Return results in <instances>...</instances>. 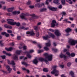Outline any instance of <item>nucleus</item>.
Returning <instances> with one entry per match:
<instances>
[{"mask_svg": "<svg viewBox=\"0 0 77 77\" xmlns=\"http://www.w3.org/2000/svg\"><path fill=\"white\" fill-rule=\"evenodd\" d=\"M7 21L8 24H9L12 26H14L15 25H16V26H19L20 25V24L19 22H14V20L13 19H7Z\"/></svg>", "mask_w": 77, "mask_h": 77, "instance_id": "f257e3e1", "label": "nucleus"}, {"mask_svg": "<svg viewBox=\"0 0 77 77\" xmlns=\"http://www.w3.org/2000/svg\"><path fill=\"white\" fill-rule=\"evenodd\" d=\"M57 67V66L56 65L52 66V68L54 69L51 72V73L52 75L55 74L56 73H58L59 72L58 70H56V68Z\"/></svg>", "mask_w": 77, "mask_h": 77, "instance_id": "f03ea898", "label": "nucleus"}, {"mask_svg": "<svg viewBox=\"0 0 77 77\" xmlns=\"http://www.w3.org/2000/svg\"><path fill=\"white\" fill-rule=\"evenodd\" d=\"M44 55L47 57V58L48 59V61H51L52 60V57H53L52 55H48V54L47 53H45Z\"/></svg>", "mask_w": 77, "mask_h": 77, "instance_id": "7ed1b4c3", "label": "nucleus"}, {"mask_svg": "<svg viewBox=\"0 0 77 77\" xmlns=\"http://www.w3.org/2000/svg\"><path fill=\"white\" fill-rule=\"evenodd\" d=\"M26 34L27 35H27V36H33L35 35V33L33 31H27L26 32Z\"/></svg>", "mask_w": 77, "mask_h": 77, "instance_id": "20e7f679", "label": "nucleus"}, {"mask_svg": "<svg viewBox=\"0 0 77 77\" xmlns=\"http://www.w3.org/2000/svg\"><path fill=\"white\" fill-rule=\"evenodd\" d=\"M30 16H32V17L30 18L31 21H34V18L36 19L38 17L36 16L35 15V14H31L30 15Z\"/></svg>", "mask_w": 77, "mask_h": 77, "instance_id": "39448f33", "label": "nucleus"}, {"mask_svg": "<svg viewBox=\"0 0 77 77\" xmlns=\"http://www.w3.org/2000/svg\"><path fill=\"white\" fill-rule=\"evenodd\" d=\"M56 23V21L55 20H53L52 21V23L51 24V27H54L55 26H57L58 24H57L56 25L55 24Z\"/></svg>", "mask_w": 77, "mask_h": 77, "instance_id": "423d86ee", "label": "nucleus"}, {"mask_svg": "<svg viewBox=\"0 0 77 77\" xmlns=\"http://www.w3.org/2000/svg\"><path fill=\"white\" fill-rule=\"evenodd\" d=\"M69 42L71 45L72 46H74L75 45V43L74 41V40L72 39L71 38L69 39Z\"/></svg>", "mask_w": 77, "mask_h": 77, "instance_id": "0eeeda50", "label": "nucleus"}, {"mask_svg": "<svg viewBox=\"0 0 77 77\" xmlns=\"http://www.w3.org/2000/svg\"><path fill=\"white\" fill-rule=\"evenodd\" d=\"M7 61L8 63V64L12 65H15V63H14V61L13 60H12L11 61V63H10V60H7Z\"/></svg>", "mask_w": 77, "mask_h": 77, "instance_id": "6e6552de", "label": "nucleus"}, {"mask_svg": "<svg viewBox=\"0 0 77 77\" xmlns=\"http://www.w3.org/2000/svg\"><path fill=\"white\" fill-rule=\"evenodd\" d=\"M24 54H26V56L29 58H30L31 57V56L30 55V54H29V52L28 51H25L23 52Z\"/></svg>", "mask_w": 77, "mask_h": 77, "instance_id": "1a4fd4ad", "label": "nucleus"}, {"mask_svg": "<svg viewBox=\"0 0 77 77\" xmlns=\"http://www.w3.org/2000/svg\"><path fill=\"white\" fill-rule=\"evenodd\" d=\"M54 34L57 36H60L61 35V34L60 33L59 31L57 30H55Z\"/></svg>", "mask_w": 77, "mask_h": 77, "instance_id": "9d476101", "label": "nucleus"}, {"mask_svg": "<svg viewBox=\"0 0 77 77\" xmlns=\"http://www.w3.org/2000/svg\"><path fill=\"white\" fill-rule=\"evenodd\" d=\"M51 37H52L51 36H49V35H46V36H43V39H45V40H47L48 38H50Z\"/></svg>", "mask_w": 77, "mask_h": 77, "instance_id": "9b49d317", "label": "nucleus"}, {"mask_svg": "<svg viewBox=\"0 0 77 77\" xmlns=\"http://www.w3.org/2000/svg\"><path fill=\"white\" fill-rule=\"evenodd\" d=\"M1 34L3 35H5V37H8L9 36V34L7 33L6 32H2Z\"/></svg>", "mask_w": 77, "mask_h": 77, "instance_id": "f8f14e48", "label": "nucleus"}, {"mask_svg": "<svg viewBox=\"0 0 77 77\" xmlns=\"http://www.w3.org/2000/svg\"><path fill=\"white\" fill-rule=\"evenodd\" d=\"M48 33L49 34L47 35H49L50 36H51V37H52V38H55V35L52 34L51 33L49 32H48Z\"/></svg>", "mask_w": 77, "mask_h": 77, "instance_id": "ddd939ff", "label": "nucleus"}, {"mask_svg": "<svg viewBox=\"0 0 77 77\" xmlns=\"http://www.w3.org/2000/svg\"><path fill=\"white\" fill-rule=\"evenodd\" d=\"M60 57L61 58H64V59H66V56L64 55L63 54L61 53L60 55Z\"/></svg>", "mask_w": 77, "mask_h": 77, "instance_id": "4468645a", "label": "nucleus"}, {"mask_svg": "<svg viewBox=\"0 0 77 77\" xmlns=\"http://www.w3.org/2000/svg\"><path fill=\"white\" fill-rule=\"evenodd\" d=\"M14 7H13L12 8H10L7 9V11L8 12H12L14 10Z\"/></svg>", "mask_w": 77, "mask_h": 77, "instance_id": "2eb2a0df", "label": "nucleus"}, {"mask_svg": "<svg viewBox=\"0 0 77 77\" xmlns=\"http://www.w3.org/2000/svg\"><path fill=\"white\" fill-rule=\"evenodd\" d=\"M5 50H7L8 51H11L12 50H13V48L12 47H10L9 48H5Z\"/></svg>", "mask_w": 77, "mask_h": 77, "instance_id": "dca6fc26", "label": "nucleus"}, {"mask_svg": "<svg viewBox=\"0 0 77 77\" xmlns=\"http://www.w3.org/2000/svg\"><path fill=\"white\" fill-rule=\"evenodd\" d=\"M48 8L50 10H51L52 11H56L57 9V8H51L50 7H49Z\"/></svg>", "mask_w": 77, "mask_h": 77, "instance_id": "f3484780", "label": "nucleus"}, {"mask_svg": "<svg viewBox=\"0 0 77 77\" xmlns=\"http://www.w3.org/2000/svg\"><path fill=\"white\" fill-rule=\"evenodd\" d=\"M71 30L72 29H71L70 28H68L66 29L65 30V31L67 33H69L70 32Z\"/></svg>", "mask_w": 77, "mask_h": 77, "instance_id": "a211bd4d", "label": "nucleus"}, {"mask_svg": "<svg viewBox=\"0 0 77 77\" xmlns=\"http://www.w3.org/2000/svg\"><path fill=\"white\" fill-rule=\"evenodd\" d=\"M6 68L8 69V71L10 73L11 71V69L10 68V67L9 66H6Z\"/></svg>", "mask_w": 77, "mask_h": 77, "instance_id": "6ab92c4d", "label": "nucleus"}, {"mask_svg": "<svg viewBox=\"0 0 77 77\" xmlns=\"http://www.w3.org/2000/svg\"><path fill=\"white\" fill-rule=\"evenodd\" d=\"M38 60H39L41 62L45 61V60H46V59H44L42 57H39V58H38Z\"/></svg>", "mask_w": 77, "mask_h": 77, "instance_id": "aec40b11", "label": "nucleus"}, {"mask_svg": "<svg viewBox=\"0 0 77 77\" xmlns=\"http://www.w3.org/2000/svg\"><path fill=\"white\" fill-rule=\"evenodd\" d=\"M20 13V12L19 11H14V12H12V14L13 15H16V14H19Z\"/></svg>", "mask_w": 77, "mask_h": 77, "instance_id": "412c9836", "label": "nucleus"}, {"mask_svg": "<svg viewBox=\"0 0 77 77\" xmlns=\"http://www.w3.org/2000/svg\"><path fill=\"white\" fill-rule=\"evenodd\" d=\"M13 59L15 60H18V56L15 55V56L13 57Z\"/></svg>", "mask_w": 77, "mask_h": 77, "instance_id": "4be33fe9", "label": "nucleus"}, {"mask_svg": "<svg viewBox=\"0 0 77 77\" xmlns=\"http://www.w3.org/2000/svg\"><path fill=\"white\" fill-rule=\"evenodd\" d=\"M33 63L34 64H37L38 61V60L36 59H34V60L33 61Z\"/></svg>", "mask_w": 77, "mask_h": 77, "instance_id": "5701e85b", "label": "nucleus"}, {"mask_svg": "<svg viewBox=\"0 0 77 77\" xmlns=\"http://www.w3.org/2000/svg\"><path fill=\"white\" fill-rule=\"evenodd\" d=\"M34 30H35V32H37L38 31V29L37 26H34Z\"/></svg>", "mask_w": 77, "mask_h": 77, "instance_id": "b1692460", "label": "nucleus"}, {"mask_svg": "<svg viewBox=\"0 0 77 77\" xmlns=\"http://www.w3.org/2000/svg\"><path fill=\"white\" fill-rule=\"evenodd\" d=\"M59 0H54L53 1V3L57 4H59Z\"/></svg>", "mask_w": 77, "mask_h": 77, "instance_id": "393cba45", "label": "nucleus"}, {"mask_svg": "<svg viewBox=\"0 0 77 77\" xmlns=\"http://www.w3.org/2000/svg\"><path fill=\"white\" fill-rule=\"evenodd\" d=\"M35 6L38 7V8H40L42 7V5H40V4L39 3H37L36 4H35Z\"/></svg>", "mask_w": 77, "mask_h": 77, "instance_id": "a878e982", "label": "nucleus"}, {"mask_svg": "<svg viewBox=\"0 0 77 77\" xmlns=\"http://www.w3.org/2000/svg\"><path fill=\"white\" fill-rule=\"evenodd\" d=\"M22 64L26 66H29V64H27L26 63H25L24 62H23L22 63Z\"/></svg>", "mask_w": 77, "mask_h": 77, "instance_id": "bb28decb", "label": "nucleus"}, {"mask_svg": "<svg viewBox=\"0 0 77 77\" xmlns=\"http://www.w3.org/2000/svg\"><path fill=\"white\" fill-rule=\"evenodd\" d=\"M25 15H23V14H22L20 16V17L22 19H24L25 20H26V19L25 18Z\"/></svg>", "mask_w": 77, "mask_h": 77, "instance_id": "cd10ccee", "label": "nucleus"}, {"mask_svg": "<svg viewBox=\"0 0 77 77\" xmlns=\"http://www.w3.org/2000/svg\"><path fill=\"white\" fill-rule=\"evenodd\" d=\"M45 45H46V46L47 47H50L51 45L50 42L48 43H46V44H45Z\"/></svg>", "mask_w": 77, "mask_h": 77, "instance_id": "c85d7f7f", "label": "nucleus"}, {"mask_svg": "<svg viewBox=\"0 0 77 77\" xmlns=\"http://www.w3.org/2000/svg\"><path fill=\"white\" fill-rule=\"evenodd\" d=\"M21 52V50L20 51H16V53L17 54H20V53Z\"/></svg>", "mask_w": 77, "mask_h": 77, "instance_id": "c756f323", "label": "nucleus"}, {"mask_svg": "<svg viewBox=\"0 0 77 77\" xmlns=\"http://www.w3.org/2000/svg\"><path fill=\"white\" fill-rule=\"evenodd\" d=\"M46 10V8H42L41 9L39 10L40 12H43L44 11H45Z\"/></svg>", "mask_w": 77, "mask_h": 77, "instance_id": "7c9ffc66", "label": "nucleus"}, {"mask_svg": "<svg viewBox=\"0 0 77 77\" xmlns=\"http://www.w3.org/2000/svg\"><path fill=\"white\" fill-rule=\"evenodd\" d=\"M23 70L26 71H27L28 73H29V70L26 69V68H23Z\"/></svg>", "mask_w": 77, "mask_h": 77, "instance_id": "2f4dec72", "label": "nucleus"}, {"mask_svg": "<svg viewBox=\"0 0 77 77\" xmlns=\"http://www.w3.org/2000/svg\"><path fill=\"white\" fill-rule=\"evenodd\" d=\"M43 72H47L48 71V69L47 68H44L43 69Z\"/></svg>", "mask_w": 77, "mask_h": 77, "instance_id": "473e14b6", "label": "nucleus"}, {"mask_svg": "<svg viewBox=\"0 0 77 77\" xmlns=\"http://www.w3.org/2000/svg\"><path fill=\"white\" fill-rule=\"evenodd\" d=\"M61 3H62V4L63 5H64L65 4V0H61Z\"/></svg>", "mask_w": 77, "mask_h": 77, "instance_id": "72a5a7b5", "label": "nucleus"}, {"mask_svg": "<svg viewBox=\"0 0 77 77\" xmlns=\"http://www.w3.org/2000/svg\"><path fill=\"white\" fill-rule=\"evenodd\" d=\"M38 53H41L44 52V51L43 50H38Z\"/></svg>", "mask_w": 77, "mask_h": 77, "instance_id": "f704fd0d", "label": "nucleus"}, {"mask_svg": "<svg viewBox=\"0 0 77 77\" xmlns=\"http://www.w3.org/2000/svg\"><path fill=\"white\" fill-rule=\"evenodd\" d=\"M21 36H17V40H20L21 39Z\"/></svg>", "mask_w": 77, "mask_h": 77, "instance_id": "c9c22d12", "label": "nucleus"}, {"mask_svg": "<svg viewBox=\"0 0 77 77\" xmlns=\"http://www.w3.org/2000/svg\"><path fill=\"white\" fill-rule=\"evenodd\" d=\"M0 57H2V59L3 60H4L5 59V58H6V56L5 55L1 56Z\"/></svg>", "mask_w": 77, "mask_h": 77, "instance_id": "e433bc0d", "label": "nucleus"}, {"mask_svg": "<svg viewBox=\"0 0 77 77\" xmlns=\"http://www.w3.org/2000/svg\"><path fill=\"white\" fill-rule=\"evenodd\" d=\"M71 64V63L70 62L68 63L67 64V66L69 67L70 66Z\"/></svg>", "mask_w": 77, "mask_h": 77, "instance_id": "4c0bfd02", "label": "nucleus"}, {"mask_svg": "<svg viewBox=\"0 0 77 77\" xmlns=\"http://www.w3.org/2000/svg\"><path fill=\"white\" fill-rule=\"evenodd\" d=\"M52 51H54L55 52H57V49L55 48H52Z\"/></svg>", "mask_w": 77, "mask_h": 77, "instance_id": "58836bf2", "label": "nucleus"}, {"mask_svg": "<svg viewBox=\"0 0 77 77\" xmlns=\"http://www.w3.org/2000/svg\"><path fill=\"white\" fill-rule=\"evenodd\" d=\"M70 74H71V75L72 76V77L74 76V73L72 71H71V72H70Z\"/></svg>", "mask_w": 77, "mask_h": 77, "instance_id": "ea45409f", "label": "nucleus"}, {"mask_svg": "<svg viewBox=\"0 0 77 77\" xmlns=\"http://www.w3.org/2000/svg\"><path fill=\"white\" fill-rule=\"evenodd\" d=\"M45 63H46V64H47L48 65H49L50 63L49 62H48V61L47 60H45Z\"/></svg>", "mask_w": 77, "mask_h": 77, "instance_id": "a19ab883", "label": "nucleus"}, {"mask_svg": "<svg viewBox=\"0 0 77 77\" xmlns=\"http://www.w3.org/2000/svg\"><path fill=\"white\" fill-rule=\"evenodd\" d=\"M70 55L72 57H73L75 56V54H74V53H72L70 54Z\"/></svg>", "mask_w": 77, "mask_h": 77, "instance_id": "79ce46f5", "label": "nucleus"}, {"mask_svg": "<svg viewBox=\"0 0 77 77\" xmlns=\"http://www.w3.org/2000/svg\"><path fill=\"white\" fill-rule=\"evenodd\" d=\"M44 49L46 51H47L48 50H49V49H48L47 47H44Z\"/></svg>", "mask_w": 77, "mask_h": 77, "instance_id": "37998d69", "label": "nucleus"}, {"mask_svg": "<svg viewBox=\"0 0 77 77\" xmlns=\"http://www.w3.org/2000/svg\"><path fill=\"white\" fill-rule=\"evenodd\" d=\"M42 45L41 44H39L38 45V47L40 49H41L42 48Z\"/></svg>", "mask_w": 77, "mask_h": 77, "instance_id": "c03bdc74", "label": "nucleus"}, {"mask_svg": "<svg viewBox=\"0 0 77 77\" xmlns=\"http://www.w3.org/2000/svg\"><path fill=\"white\" fill-rule=\"evenodd\" d=\"M23 15H24L25 16H28L29 15V14L28 13H26L25 14H23Z\"/></svg>", "mask_w": 77, "mask_h": 77, "instance_id": "a18cd8bd", "label": "nucleus"}, {"mask_svg": "<svg viewBox=\"0 0 77 77\" xmlns=\"http://www.w3.org/2000/svg\"><path fill=\"white\" fill-rule=\"evenodd\" d=\"M7 32L8 33H12V31H11V30H7Z\"/></svg>", "mask_w": 77, "mask_h": 77, "instance_id": "49530a36", "label": "nucleus"}, {"mask_svg": "<svg viewBox=\"0 0 77 77\" xmlns=\"http://www.w3.org/2000/svg\"><path fill=\"white\" fill-rule=\"evenodd\" d=\"M23 50H26V49H27V47H26V46H23Z\"/></svg>", "mask_w": 77, "mask_h": 77, "instance_id": "de8ad7c7", "label": "nucleus"}, {"mask_svg": "<svg viewBox=\"0 0 77 77\" xmlns=\"http://www.w3.org/2000/svg\"><path fill=\"white\" fill-rule=\"evenodd\" d=\"M34 52V50H30L29 52H28L29 53V54H30V53H33Z\"/></svg>", "mask_w": 77, "mask_h": 77, "instance_id": "09e8293b", "label": "nucleus"}, {"mask_svg": "<svg viewBox=\"0 0 77 77\" xmlns=\"http://www.w3.org/2000/svg\"><path fill=\"white\" fill-rule=\"evenodd\" d=\"M25 29V27L23 26L20 27V29Z\"/></svg>", "mask_w": 77, "mask_h": 77, "instance_id": "8fccbe9b", "label": "nucleus"}, {"mask_svg": "<svg viewBox=\"0 0 77 77\" xmlns=\"http://www.w3.org/2000/svg\"><path fill=\"white\" fill-rule=\"evenodd\" d=\"M9 26L7 24L4 25V27H5V28H8V27Z\"/></svg>", "mask_w": 77, "mask_h": 77, "instance_id": "3c124183", "label": "nucleus"}, {"mask_svg": "<svg viewBox=\"0 0 77 77\" xmlns=\"http://www.w3.org/2000/svg\"><path fill=\"white\" fill-rule=\"evenodd\" d=\"M67 49H66L65 48L63 49V52L65 53L66 52H67Z\"/></svg>", "mask_w": 77, "mask_h": 77, "instance_id": "603ef678", "label": "nucleus"}, {"mask_svg": "<svg viewBox=\"0 0 77 77\" xmlns=\"http://www.w3.org/2000/svg\"><path fill=\"white\" fill-rule=\"evenodd\" d=\"M49 31L51 32H54L55 31L53 30V29H49Z\"/></svg>", "mask_w": 77, "mask_h": 77, "instance_id": "864d4df0", "label": "nucleus"}, {"mask_svg": "<svg viewBox=\"0 0 77 77\" xmlns=\"http://www.w3.org/2000/svg\"><path fill=\"white\" fill-rule=\"evenodd\" d=\"M27 5H30L31 4V1H29L27 3Z\"/></svg>", "mask_w": 77, "mask_h": 77, "instance_id": "5fc2aeb1", "label": "nucleus"}, {"mask_svg": "<svg viewBox=\"0 0 77 77\" xmlns=\"http://www.w3.org/2000/svg\"><path fill=\"white\" fill-rule=\"evenodd\" d=\"M62 7H63V6H62V5H59V6L58 7V8L60 9L61 8H62Z\"/></svg>", "mask_w": 77, "mask_h": 77, "instance_id": "6e6d98bb", "label": "nucleus"}, {"mask_svg": "<svg viewBox=\"0 0 77 77\" xmlns=\"http://www.w3.org/2000/svg\"><path fill=\"white\" fill-rule=\"evenodd\" d=\"M39 32H37L36 34V36L37 37H38L39 36Z\"/></svg>", "mask_w": 77, "mask_h": 77, "instance_id": "4d7b16f0", "label": "nucleus"}, {"mask_svg": "<svg viewBox=\"0 0 77 77\" xmlns=\"http://www.w3.org/2000/svg\"><path fill=\"white\" fill-rule=\"evenodd\" d=\"M7 14L8 16H11L12 15V14L11 13H7Z\"/></svg>", "mask_w": 77, "mask_h": 77, "instance_id": "13d9d810", "label": "nucleus"}, {"mask_svg": "<svg viewBox=\"0 0 77 77\" xmlns=\"http://www.w3.org/2000/svg\"><path fill=\"white\" fill-rule=\"evenodd\" d=\"M6 55H7V56H11V54H9V53H6Z\"/></svg>", "mask_w": 77, "mask_h": 77, "instance_id": "bf43d9fd", "label": "nucleus"}, {"mask_svg": "<svg viewBox=\"0 0 77 77\" xmlns=\"http://www.w3.org/2000/svg\"><path fill=\"white\" fill-rule=\"evenodd\" d=\"M12 26H8V28H8V29H12Z\"/></svg>", "mask_w": 77, "mask_h": 77, "instance_id": "052dcab7", "label": "nucleus"}, {"mask_svg": "<svg viewBox=\"0 0 77 77\" xmlns=\"http://www.w3.org/2000/svg\"><path fill=\"white\" fill-rule=\"evenodd\" d=\"M61 14H63V15H66V13H65L64 12H62V13H61Z\"/></svg>", "mask_w": 77, "mask_h": 77, "instance_id": "680f3d73", "label": "nucleus"}, {"mask_svg": "<svg viewBox=\"0 0 77 77\" xmlns=\"http://www.w3.org/2000/svg\"><path fill=\"white\" fill-rule=\"evenodd\" d=\"M22 25L23 26H26V24L25 23H22Z\"/></svg>", "mask_w": 77, "mask_h": 77, "instance_id": "e2e57ef3", "label": "nucleus"}, {"mask_svg": "<svg viewBox=\"0 0 77 77\" xmlns=\"http://www.w3.org/2000/svg\"><path fill=\"white\" fill-rule=\"evenodd\" d=\"M29 7L30 8H34V6H29Z\"/></svg>", "mask_w": 77, "mask_h": 77, "instance_id": "0e129e2a", "label": "nucleus"}, {"mask_svg": "<svg viewBox=\"0 0 77 77\" xmlns=\"http://www.w3.org/2000/svg\"><path fill=\"white\" fill-rule=\"evenodd\" d=\"M66 54H67L68 55H70V53L69 52L67 51L66 52Z\"/></svg>", "mask_w": 77, "mask_h": 77, "instance_id": "69168bd1", "label": "nucleus"}, {"mask_svg": "<svg viewBox=\"0 0 77 77\" xmlns=\"http://www.w3.org/2000/svg\"><path fill=\"white\" fill-rule=\"evenodd\" d=\"M73 41H74L75 44H77V40H73Z\"/></svg>", "mask_w": 77, "mask_h": 77, "instance_id": "338daca9", "label": "nucleus"}, {"mask_svg": "<svg viewBox=\"0 0 77 77\" xmlns=\"http://www.w3.org/2000/svg\"><path fill=\"white\" fill-rule=\"evenodd\" d=\"M61 77H66V76H64V74H62L61 75Z\"/></svg>", "mask_w": 77, "mask_h": 77, "instance_id": "774afa93", "label": "nucleus"}]
</instances>
